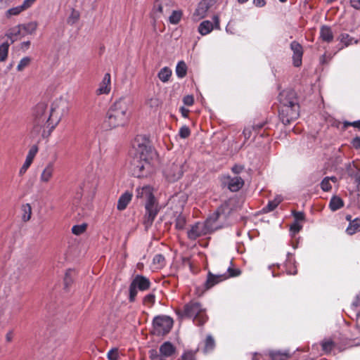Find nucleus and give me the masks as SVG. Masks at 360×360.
Segmentation results:
<instances>
[{
    "instance_id": "17",
    "label": "nucleus",
    "mask_w": 360,
    "mask_h": 360,
    "mask_svg": "<svg viewBox=\"0 0 360 360\" xmlns=\"http://www.w3.org/2000/svg\"><path fill=\"white\" fill-rule=\"evenodd\" d=\"M37 151H38V148L36 146H33L30 149V150L26 156L25 161L23 163L21 168L20 169L19 173L20 175H22L23 174H25L26 172V171L27 170V169L30 167L36 154L37 153Z\"/></svg>"
},
{
    "instance_id": "32",
    "label": "nucleus",
    "mask_w": 360,
    "mask_h": 360,
    "mask_svg": "<svg viewBox=\"0 0 360 360\" xmlns=\"http://www.w3.org/2000/svg\"><path fill=\"white\" fill-rule=\"evenodd\" d=\"M282 200L283 198L281 195L276 196L274 200L269 201L264 210L268 212L273 211L282 202Z\"/></svg>"
},
{
    "instance_id": "45",
    "label": "nucleus",
    "mask_w": 360,
    "mask_h": 360,
    "mask_svg": "<svg viewBox=\"0 0 360 360\" xmlns=\"http://www.w3.org/2000/svg\"><path fill=\"white\" fill-rule=\"evenodd\" d=\"M24 8H22V5L11 8L8 9L6 12L7 16H11V15H16L20 14L21 12H22Z\"/></svg>"
},
{
    "instance_id": "12",
    "label": "nucleus",
    "mask_w": 360,
    "mask_h": 360,
    "mask_svg": "<svg viewBox=\"0 0 360 360\" xmlns=\"http://www.w3.org/2000/svg\"><path fill=\"white\" fill-rule=\"evenodd\" d=\"M290 49L293 52L292 60L295 67L302 65V58L303 55L302 46L298 42L293 41L290 44Z\"/></svg>"
},
{
    "instance_id": "9",
    "label": "nucleus",
    "mask_w": 360,
    "mask_h": 360,
    "mask_svg": "<svg viewBox=\"0 0 360 360\" xmlns=\"http://www.w3.org/2000/svg\"><path fill=\"white\" fill-rule=\"evenodd\" d=\"M146 214L144 224L146 228L150 226L156 217V215L159 211L156 200L152 202H146Z\"/></svg>"
},
{
    "instance_id": "46",
    "label": "nucleus",
    "mask_w": 360,
    "mask_h": 360,
    "mask_svg": "<svg viewBox=\"0 0 360 360\" xmlns=\"http://www.w3.org/2000/svg\"><path fill=\"white\" fill-rule=\"evenodd\" d=\"M321 188L323 191H329L331 189L332 186L328 176L325 177L322 180L321 183Z\"/></svg>"
},
{
    "instance_id": "7",
    "label": "nucleus",
    "mask_w": 360,
    "mask_h": 360,
    "mask_svg": "<svg viewBox=\"0 0 360 360\" xmlns=\"http://www.w3.org/2000/svg\"><path fill=\"white\" fill-rule=\"evenodd\" d=\"M153 333L161 336L168 333L172 328L173 320L167 316H158L153 319Z\"/></svg>"
},
{
    "instance_id": "16",
    "label": "nucleus",
    "mask_w": 360,
    "mask_h": 360,
    "mask_svg": "<svg viewBox=\"0 0 360 360\" xmlns=\"http://www.w3.org/2000/svg\"><path fill=\"white\" fill-rule=\"evenodd\" d=\"M210 8L209 4L207 0L201 1L195 12L193 13V18L195 20H199L203 18H205L207 15V13Z\"/></svg>"
},
{
    "instance_id": "37",
    "label": "nucleus",
    "mask_w": 360,
    "mask_h": 360,
    "mask_svg": "<svg viewBox=\"0 0 360 360\" xmlns=\"http://www.w3.org/2000/svg\"><path fill=\"white\" fill-rule=\"evenodd\" d=\"M339 39L340 42L344 44V46H348L352 44H356L358 42L357 40H354L352 37L346 33L341 34Z\"/></svg>"
},
{
    "instance_id": "39",
    "label": "nucleus",
    "mask_w": 360,
    "mask_h": 360,
    "mask_svg": "<svg viewBox=\"0 0 360 360\" xmlns=\"http://www.w3.org/2000/svg\"><path fill=\"white\" fill-rule=\"evenodd\" d=\"M79 12L75 9H72L71 11L70 15H69L68 18V22L70 25H74L75 24L79 19Z\"/></svg>"
},
{
    "instance_id": "21",
    "label": "nucleus",
    "mask_w": 360,
    "mask_h": 360,
    "mask_svg": "<svg viewBox=\"0 0 360 360\" xmlns=\"http://www.w3.org/2000/svg\"><path fill=\"white\" fill-rule=\"evenodd\" d=\"M131 193L129 192H125L124 193H123L118 200L117 205V210H124L131 201Z\"/></svg>"
},
{
    "instance_id": "62",
    "label": "nucleus",
    "mask_w": 360,
    "mask_h": 360,
    "mask_svg": "<svg viewBox=\"0 0 360 360\" xmlns=\"http://www.w3.org/2000/svg\"><path fill=\"white\" fill-rule=\"evenodd\" d=\"M351 6L355 9H360V0H350Z\"/></svg>"
},
{
    "instance_id": "48",
    "label": "nucleus",
    "mask_w": 360,
    "mask_h": 360,
    "mask_svg": "<svg viewBox=\"0 0 360 360\" xmlns=\"http://www.w3.org/2000/svg\"><path fill=\"white\" fill-rule=\"evenodd\" d=\"M302 228V225L300 224V222L298 221H294L290 228V231L292 233L293 235L298 233Z\"/></svg>"
},
{
    "instance_id": "58",
    "label": "nucleus",
    "mask_w": 360,
    "mask_h": 360,
    "mask_svg": "<svg viewBox=\"0 0 360 360\" xmlns=\"http://www.w3.org/2000/svg\"><path fill=\"white\" fill-rule=\"evenodd\" d=\"M252 4L254 6L258 8H262L265 6L266 4V0H253Z\"/></svg>"
},
{
    "instance_id": "18",
    "label": "nucleus",
    "mask_w": 360,
    "mask_h": 360,
    "mask_svg": "<svg viewBox=\"0 0 360 360\" xmlns=\"http://www.w3.org/2000/svg\"><path fill=\"white\" fill-rule=\"evenodd\" d=\"M110 73H105L101 82L99 84V87L96 90L98 95L108 94L110 91Z\"/></svg>"
},
{
    "instance_id": "24",
    "label": "nucleus",
    "mask_w": 360,
    "mask_h": 360,
    "mask_svg": "<svg viewBox=\"0 0 360 360\" xmlns=\"http://www.w3.org/2000/svg\"><path fill=\"white\" fill-rule=\"evenodd\" d=\"M19 35H22V28L21 27V24L12 27L6 34V37L11 39V43L16 41Z\"/></svg>"
},
{
    "instance_id": "8",
    "label": "nucleus",
    "mask_w": 360,
    "mask_h": 360,
    "mask_svg": "<svg viewBox=\"0 0 360 360\" xmlns=\"http://www.w3.org/2000/svg\"><path fill=\"white\" fill-rule=\"evenodd\" d=\"M164 174L170 181L179 179L183 174L182 162H174L168 164L164 170Z\"/></svg>"
},
{
    "instance_id": "57",
    "label": "nucleus",
    "mask_w": 360,
    "mask_h": 360,
    "mask_svg": "<svg viewBox=\"0 0 360 360\" xmlns=\"http://www.w3.org/2000/svg\"><path fill=\"white\" fill-rule=\"evenodd\" d=\"M349 126H352L354 127L360 129V120L358 121L353 122H344V128L345 129H346Z\"/></svg>"
},
{
    "instance_id": "30",
    "label": "nucleus",
    "mask_w": 360,
    "mask_h": 360,
    "mask_svg": "<svg viewBox=\"0 0 360 360\" xmlns=\"http://www.w3.org/2000/svg\"><path fill=\"white\" fill-rule=\"evenodd\" d=\"M171 75H172V70L167 67H165V68H162L158 74V78L162 82H168Z\"/></svg>"
},
{
    "instance_id": "44",
    "label": "nucleus",
    "mask_w": 360,
    "mask_h": 360,
    "mask_svg": "<svg viewBox=\"0 0 360 360\" xmlns=\"http://www.w3.org/2000/svg\"><path fill=\"white\" fill-rule=\"evenodd\" d=\"M162 0H156L153 6V13L155 17H159V15L162 13Z\"/></svg>"
},
{
    "instance_id": "49",
    "label": "nucleus",
    "mask_w": 360,
    "mask_h": 360,
    "mask_svg": "<svg viewBox=\"0 0 360 360\" xmlns=\"http://www.w3.org/2000/svg\"><path fill=\"white\" fill-rule=\"evenodd\" d=\"M191 131L190 129L186 126H183L180 128L179 134V136L183 138L186 139L190 136Z\"/></svg>"
},
{
    "instance_id": "56",
    "label": "nucleus",
    "mask_w": 360,
    "mask_h": 360,
    "mask_svg": "<svg viewBox=\"0 0 360 360\" xmlns=\"http://www.w3.org/2000/svg\"><path fill=\"white\" fill-rule=\"evenodd\" d=\"M37 0H24L21 4L24 10H27L30 8Z\"/></svg>"
},
{
    "instance_id": "22",
    "label": "nucleus",
    "mask_w": 360,
    "mask_h": 360,
    "mask_svg": "<svg viewBox=\"0 0 360 360\" xmlns=\"http://www.w3.org/2000/svg\"><path fill=\"white\" fill-rule=\"evenodd\" d=\"M320 37L326 42H330L333 39V34L332 30L328 26H322L320 30Z\"/></svg>"
},
{
    "instance_id": "10",
    "label": "nucleus",
    "mask_w": 360,
    "mask_h": 360,
    "mask_svg": "<svg viewBox=\"0 0 360 360\" xmlns=\"http://www.w3.org/2000/svg\"><path fill=\"white\" fill-rule=\"evenodd\" d=\"M223 184L232 192H236L244 185L243 179L240 176L231 177L226 176L223 178Z\"/></svg>"
},
{
    "instance_id": "51",
    "label": "nucleus",
    "mask_w": 360,
    "mask_h": 360,
    "mask_svg": "<svg viewBox=\"0 0 360 360\" xmlns=\"http://www.w3.org/2000/svg\"><path fill=\"white\" fill-rule=\"evenodd\" d=\"M15 337L14 329H9L5 334V341L6 343H11Z\"/></svg>"
},
{
    "instance_id": "42",
    "label": "nucleus",
    "mask_w": 360,
    "mask_h": 360,
    "mask_svg": "<svg viewBox=\"0 0 360 360\" xmlns=\"http://www.w3.org/2000/svg\"><path fill=\"white\" fill-rule=\"evenodd\" d=\"M86 229V224H82L78 225H75L72 228V232L73 234L79 236L83 233Z\"/></svg>"
},
{
    "instance_id": "26",
    "label": "nucleus",
    "mask_w": 360,
    "mask_h": 360,
    "mask_svg": "<svg viewBox=\"0 0 360 360\" xmlns=\"http://www.w3.org/2000/svg\"><path fill=\"white\" fill-rule=\"evenodd\" d=\"M360 231V219L356 218L349 224L346 232L349 235H353Z\"/></svg>"
},
{
    "instance_id": "14",
    "label": "nucleus",
    "mask_w": 360,
    "mask_h": 360,
    "mask_svg": "<svg viewBox=\"0 0 360 360\" xmlns=\"http://www.w3.org/2000/svg\"><path fill=\"white\" fill-rule=\"evenodd\" d=\"M229 277V276H226V274L214 275L211 272H208L207 278L205 283V287L207 290H208L212 288L214 285H217V283L226 280Z\"/></svg>"
},
{
    "instance_id": "19",
    "label": "nucleus",
    "mask_w": 360,
    "mask_h": 360,
    "mask_svg": "<svg viewBox=\"0 0 360 360\" xmlns=\"http://www.w3.org/2000/svg\"><path fill=\"white\" fill-rule=\"evenodd\" d=\"M131 284L140 290H146L149 288L150 283L146 277L137 275L132 281Z\"/></svg>"
},
{
    "instance_id": "53",
    "label": "nucleus",
    "mask_w": 360,
    "mask_h": 360,
    "mask_svg": "<svg viewBox=\"0 0 360 360\" xmlns=\"http://www.w3.org/2000/svg\"><path fill=\"white\" fill-rule=\"evenodd\" d=\"M356 187H357V191H356V200H355V202H356V205L360 207V176L356 177Z\"/></svg>"
},
{
    "instance_id": "13",
    "label": "nucleus",
    "mask_w": 360,
    "mask_h": 360,
    "mask_svg": "<svg viewBox=\"0 0 360 360\" xmlns=\"http://www.w3.org/2000/svg\"><path fill=\"white\" fill-rule=\"evenodd\" d=\"M136 198L143 199L146 202H152L155 200L153 188L150 186H144L136 188Z\"/></svg>"
},
{
    "instance_id": "60",
    "label": "nucleus",
    "mask_w": 360,
    "mask_h": 360,
    "mask_svg": "<svg viewBox=\"0 0 360 360\" xmlns=\"http://www.w3.org/2000/svg\"><path fill=\"white\" fill-rule=\"evenodd\" d=\"M352 146L356 148H360V137H355L352 141Z\"/></svg>"
},
{
    "instance_id": "52",
    "label": "nucleus",
    "mask_w": 360,
    "mask_h": 360,
    "mask_svg": "<svg viewBox=\"0 0 360 360\" xmlns=\"http://www.w3.org/2000/svg\"><path fill=\"white\" fill-rule=\"evenodd\" d=\"M137 295V288L133 285L130 284L129 286V301L134 302Z\"/></svg>"
},
{
    "instance_id": "41",
    "label": "nucleus",
    "mask_w": 360,
    "mask_h": 360,
    "mask_svg": "<svg viewBox=\"0 0 360 360\" xmlns=\"http://www.w3.org/2000/svg\"><path fill=\"white\" fill-rule=\"evenodd\" d=\"M182 13L179 11H174L169 16V22L173 25L179 23L181 18Z\"/></svg>"
},
{
    "instance_id": "35",
    "label": "nucleus",
    "mask_w": 360,
    "mask_h": 360,
    "mask_svg": "<svg viewBox=\"0 0 360 360\" xmlns=\"http://www.w3.org/2000/svg\"><path fill=\"white\" fill-rule=\"evenodd\" d=\"M272 360H286L290 355L287 352L274 351L270 353Z\"/></svg>"
},
{
    "instance_id": "11",
    "label": "nucleus",
    "mask_w": 360,
    "mask_h": 360,
    "mask_svg": "<svg viewBox=\"0 0 360 360\" xmlns=\"http://www.w3.org/2000/svg\"><path fill=\"white\" fill-rule=\"evenodd\" d=\"M212 20L214 23V25H213V22H212L210 20H204L200 24L198 27V32L202 35H206L209 34L212 31L214 27L217 29L219 28V19L218 16H214Z\"/></svg>"
},
{
    "instance_id": "15",
    "label": "nucleus",
    "mask_w": 360,
    "mask_h": 360,
    "mask_svg": "<svg viewBox=\"0 0 360 360\" xmlns=\"http://www.w3.org/2000/svg\"><path fill=\"white\" fill-rule=\"evenodd\" d=\"M55 172V166L53 162H49L44 169L41 171V173L39 176L40 182L43 184H47L52 179L53 174Z\"/></svg>"
},
{
    "instance_id": "6",
    "label": "nucleus",
    "mask_w": 360,
    "mask_h": 360,
    "mask_svg": "<svg viewBox=\"0 0 360 360\" xmlns=\"http://www.w3.org/2000/svg\"><path fill=\"white\" fill-rule=\"evenodd\" d=\"M183 315L193 319L194 323L198 326L204 324L207 320L205 309L199 302L194 301L185 305Z\"/></svg>"
},
{
    "instance_id": "47",
    "label": "nucleus",
    "mask_w": 360,
    "mask_h": 360,
    "mask_svg": "<svg viewBox=\"0 0 360 360\" xmlns=\"http://www.w3.org/2000/svg\"><path fill=\"white\" fill-rule=\"evenodd\" d=\"M159 100L157 97L153 96L146 100V105L150 108H156L159 105Z\"/></svg>"
},
{
    "instance_id": "29",
    "label": "nucleus",
    "mask_w": 360,
    "mask_h": 360,
    "mask_svg": "<svg viewBox=\"0 0 360 360\" xmlns=\"http://www.w3.org/2000/svg\"><path fill=\"white\" fill-rule=\"evenodd\" d=\"M22 219L23 221H28L32 215V207L29 203H26L22 205Z\"/></svg>"
},
{
    "instance_id": "31",
    "label": "nucleus",
    "mask_w": 360,
    "mask_h": 360,
    "mask_svg": "<svg viewBox=\"0 0 360 360\" xmlns=\"http://www.w3.org/2000/svg\"><path fill=\"white\" fill-rule=\"evenodd\" d=\"M187 65L184 61H179L176 67V74L179 78H183L186 75Z\"/></svg>"
},
{
    "instance_id": "36",
    "label": "nucleus",
    "mask_w": 360,
    "mask_h": 360,
    "mask_svg": "<svg viewBox=\"0 0 360 360\" xmlns=\"http://www.w3.org/2000/svg\"><path fill=\"white\" fill-rule=\"evenodd\" d=\"M153 264L154 265V268L156 269L162 268L165 265L164 256L160 254L155 255L153 259Z\"/></svg>"
},
{
    "instance_id": "33",
    "label": "nucleus",
    "mask_w": 360,
    "mask_h": 360,
    "mask_svg": "<svg viewBox=\"0 0 360 360\" xmlns=\"http://www.w3.org/2000/svg\"><path fill=\"white\" fill-rule=\"evenodd\" d=\"M215 347V342L213 338L209 335L207 336L205 341V347L203 349L204 353H209L212 352Z\"/></svg>"
},
{
    "instance_id": "38",
    "label": "nucleus",
    "mask_w": 360,
    "mask_h": 360,
    "mask_svg": "<svg viewBox=\"0 0 360 360\" xmlns=\"http://www.w3.org/2000/svg\"><path fill=\"white\" fill-rule=\"evenodd\" d=\"M334 345V342L330 339L324 340L321 342L322 349L325 353L330 352Z\"/></svg>"
},
{
    "instance_id": "3",
    "label": "nucleus",
    "mask_w": 360,
    "mask_h": 360,
    "mask_svg": "<svg viewBox=\"0 0 360 360\" xmlns=\"http://www.w3.org/2000/svg\"><path fill=\"white\" fill-rule=\"evenodd\" d=\"M234 200L229 199L222 204L205 222H198L188 231V237L191 240L205 236L221 228L232 210Z\"/></svg>"
},
{
    "instance_id": "27",
    "label": "nucleus",
    "mask_w": 360,
    "mask_h": 360,
    "mask_svg": "<svg viewBox=\"0 0 360 360\" xmlns=\"http://www.w3.org/2000/svg\"><path fill=\"white\" fill-rule=\"evenodd\" d=\"M343 205V200L340 197L334 196L330 200L329 207L332 211H336L342 207Z\"/></svg>"
},
{
    "instance_id": "2",
    "label": "nucleus",
    "mask_w": 360,
    "mask_h": 360,
    "mask_svg": "<svg viewBox=\"0 0 360 360\" xmlns=\"http://www.w3.org/2000/svg\"><path fill=\"white\" fill-rule=\"evenodd\" d=\"M132 146L135 155L131 162V173L137 178L146 176L153 171L152 160L155 156V152L141 136L135 138Z\"/></svg>"
},
{
    "instance_id": "59",
    "label": "nucleus",
    "mask_w": 360,
    "mask_h": 360,
    "mask_svg": "<svg viewBox=\"0 0 360 360\" xmlns=\"http://www.w3.org/2000/svg\"><path fill=\"white\" fill-rule=\"evenodd\" d=\"M183 360H194L193 354L191 352H185L182 355Z\"/></svg>"
},
{
    "instance_id": "1",
    "label": "nucleus",
    "mask_w": 360,
    "mask_h": 360,
    "mask_svg": "<svg viewBox=\"0 0 360 360\" xmlns=\"http://www.w3.org/2000/svg\"><path fill=\"white\" fill-rule=\"evenodd\" d=\"M66 105L65 101L63 100L54 101L50 108H48L45 103H38L33 111V133L38 134L42 131L44 135L46 129L50 133L66 112Z\"/></svg>"
},
{
    "instance_id": "54",
    "label": "nucleus",
    "mask_w": 360,
    "mask_h": 360,
    "mask_svg": "<svg viewBox=\"0 0 360 360\" xmlns=\"http://www.w3.org/2000/svg\"><path fill=\"white\" fill-rule=\"evenodd\" d=\"M108 358L109 360H117L118 351L117 349H111L108 352Z\"/></svg>"
},
{
    "instance_id": "55",
    "label": "nucleus",
    "mask_w": 360,
    "mask_h": 360,
    "mask_svg": "<svg viewBox=\"0 0 360 360\" xmlns=\"http://www.w3.org/2000/svg\"><path fill=\"white\" fill-rule=\"evenodd\" d=\"M183 101L185 105L190 106L193 104L194 98L193 96L188 95L184 98Z\"/></svg>"
},
{
    "instance_id": "28",
    "label": "nucleus",
    "mask_w": 360,
    "mask_h": 360,
    "mask_svg": "<svg viewBox=\"0 0 360 360\" xmlns=\"http://www.w3.org/2000/svg\"><path fill=\"white\" fill-rule=\"evenodd\" d=\"M172 203L178 202L179 203V207L180 209H182L183 207L185 205L187 201V196L185 193H179L178 195H176L175 196H173L170 200Z\"/></svg>"
},
{
    "instance_id": "23",
    "label": "nucleus",
    "mask_w": 360,
    "mask_h": 360,
    "mask_svg": "<svg viewBox=\"0 0 360 360\" xmlns=\"http://www.w3.org/2000/svg\"><path fill=\"white\" fill-rule=\"evenodd\" d=\"M37 27L38 23L36 21H31L27 23L21 24V27L22 28V36L34 34L36 32Z\"/></svg>"
},
{
    "instance_id": "43",
    "label": "nucleus",
    "mask_w": 360,
    "mask_h": 360,
    "mask_svg": "<svg viewBox=\"0 0 360 360\" xmlns=\"http://www.w3.org/2000/svg\"><path fill=\"white\" fill-rule=\"evenodd\" d=\"M186 225V217L182 214H179L176 219L175 226L177 229L182 230Z\"/></svg>"
},
{
    "instance_id": "50",
    "label": "nucleus",
    "mask_w": 360,
    "mask_h": 360,
    "mask_svg": "<svg viewBox=\"0 0 360 360\" xmlns=\"http://www.w3.org/2000/svg\"><path fill=\"white\" fill-rule=\"evenodd\" d=\"M292 216L295 218V221L301 222L304 221V214L302 212H297L293 210L292 212Z\"/></svg>"
},
{
    "instance_id": "4",
    "label": "nucleus",
    "mask_w": 360,
    "mask_h": 360,
    "mask_svg": "<svg viewBox=\"0 0 360 360\" xmlns=\"http://www.w3.org/2000/svg\"><path fill=\"white\" fill-rule=\"evenodd\" d=\"M132 99L123 96L117 100L108 112L106 123L110 128L122 127L127 124L130 115Z\"/></svg>"
},
{
    "instance_id": "40",
    "label": "nucleus",
    "mask_w": 360,
    "mask_h": 360,
    "mask_svg": "<svg viewBox=\"0 0 360 360\" xmlns=\"http://www.w3.org/2000/svg\"><path fill=\"white\" fill-rule=\"evenodd\" d=\"M31 62V58L28 56L22 58L18 65H17V70L18 71H22L25 68H27Z\"/></svg>"
},
{
    "instance_id": "64",
    "label": "nucleus",
    "mask_w": 360,
    "mask_h": 360,
    "mask_svg": "<svg viewBox=\"0 0 360 360\" xmlns=\"http://www.w3.org/2000/svg\"><path fill=\"white\" fill-rule=\"evenodd\" d=\"M154 300H155V296L153 294L147 295L144 297V302H145L153 303L154 302Z\"/></svg>"
},
{
    "instance_id": "5",
    "label": "nucleus",
    "mask_w": 360,
    "mask_h": 360,
    "mask_svg": "<svg viewBox=\"0 0 360 360\" xmlns=\"http://www.w3.org/2000/svg\"><path fill=\"white\" fill-rule=\"evenodd\" d=\"M279 117L284 124H290L299 117V105L293 91L285 90L280 93Z\"/></svg>"
},
{
    "instance_id": "34",
    "label": "nucleus",
    "mask_w": 360,
    "mask_h": 360,
    "mask_svg": "<svg viewBox=\"0 0 360 360\" xmlns=\"http://www.w3.org/2000/svg\"><path fill=\"white\" fill-rule=\"evenodd\" d=\"M10 44L8 41L4 42L0 45V62L6 60L8 53Z\"/></svg>"
},
{
    "instance_id": "20",
    "label": "nucleus",
    "mask_w": 360,
    "mask_h": 360,
    "mask_svg": "<svg viewBox=\"0 0 360 360\" xmlns=\"http://www.w3.org/2000/svg\"><path fill=\"white\" fill-rule=\"evenodd\" d=\"M175 350V347L169 342H165L160 347L161 355L165 357L171 356Z\"/></svg>"
},
{
    "instance_id": "63",
    "label": "nucleus",
    "mask_w": 360,
    "mask_h": 360,
    "mask_svg": "<svg viewBox=\"0 0 360 360\" xmlns=\"http://www.w3.org/2000/svg\"><path fill=\"white\" fill-rule=\"evenodd\" d=\"M243 167L241 165H235L232 167V171L235 174H239L243 170Z\"/></svg>"
},
{
    "instance_id": "61",
    "label": "nucleus",
    "mask_w": 360,
    "mask_h": 360,
    "mask_svg": "<svg viewBox=\"0 0 360 360\" xmlns=\"http://www.w3.org/2000/svg\"><path fill=\"white\" fill-rule=\"evenodd\" d=\"M243 134L244 136L245 139H248L252 134V130L250 128H245Z\"/></svg>"
},
{
    "instance_id": "25",
    "label": "nucleus",
    "mask_w": 360,
    "mask_h": 360,
    "mask_svg": "<svg viewBox=\"0 0 360 360\" xmlns=\"http://www.w3.org/2000/svg\"><path fill=\"white\" fill-rule=\"evenodd\" d=\"M94 191V187L89 182H84L79 186V191L77 193L78 198H82L86 193H91Z\"/></svg>"
}]
</instances>
